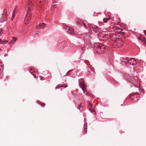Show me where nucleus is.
Masks as SVG:
<instances>
[{
	"mask_svg": "<svg viewBox=\"0 0 146 146\" xmlns=\"http://www.w3.org/2000/svg\"><path fill=\"white\" fill-rule=\"evenodd\" d=\"M105 46L101 44H97L95 46V49L97 53H102L104 51Z\"/></svg>",
	"mask_w": 146,
	"mask_h": 146,
	"instance_id": "f257e3e1",
	"label": "nucleus"
},
{
	"mask_svg": "<svg viewBox=\"0 0 146 146\" xmlns=\"http://www.w3.org/2000/svg\"><path fill=\"white\" fill-rule=\"evenodd\" d=\"M121 39H118L117 40L115 43L113 44V46L115 48H117L118 47L121 46L123 44V41L124 40L125 38L123 37Z\"/></svg>",
	"mask_w": 146,
	"mask_h": 146,
	"instance_id": "f03ea898",
	"label": "nucleus"
},
{
	"mask_svg": "<svg viewBox=\"0 0 146 146\" xmlns=\"http://www.w3.org/2000/svg\"><path fill=\"white\" fill-rule=\"evenodd\" d=\"M98 36L100 40H106L110 37L109 34H105L103 33H99Z\"/></svg>",
	"mask_w": 146,
	"mask_h": 146,
	"instance_id": "7ed1b4c3",
	"label": "nucleus"
},
{
	"mask_svg": "<svg viewBox=\"0 0 146 146\" xmlns=\"http://www.w3.org/2000/svg\"><path fill=\"white\" fill-rule=\"evenodd\" d=\"M29 7V6H27L25 7V9L28 10L25 19V22L26 23H27L28 22H29L30 18L29 17L30 16V15L31 14L30 12L31 9Z\"/></svg>",
	"mask_w": 146,
	"mask_h": 146,
	"instance_id": "20e7f679",
	"label": "nucleus"
},
{
	"mask_svg": "<svg viewBox=\"0 0 146 146\" xmlns=\"http://www.w3.org/2000/svg\"><path fill=\"white\" fill-rule=\"evenodd\" d=\"M66 29L67 30V32L71 35H75L77 34V32L74 31L72 29V28L71 27H66Z\"/></svg>",
	"mask_w": 146,
	"mask_h": 146,
	"instance_id": "39448f33",
	"label": "nucleus"
},
{
	"mask_svg": "<svg viewBox=\"0 0 146 146\" xmlns=\"http://www.w3.org/2000/svg\"><path fill=\"white\" fill-rule=\"evenodd\" d=\"M79 85L80 87L82 88L84 93L85 94L86 92V91L85 90L86 86L84 82V81H83L82 82L80 81Z\"/></svg>",
	"mask_w": 146,
	"mask_h": 146,
	"instance_id": "423d86ee",
	"label": "nucleus"
},
{
	"mask_svg": "<svg viewBox=\"0 0 146 146\" xmlns=\"http://www.w3.org/2000/svg\"><path fill=\"white\" fill-rule=\"evenodd\" d=\"M137 94H130V97L132 99V102H136L139 100V96H137Z\"/></svg>",
	"mask_w": 146,
	"mask_h": 146,
	"instance_id": "0eeeda50",
	"label": "nucleus"
},
{
	"mask_svg": "<svg viewBox=\"0 0 146 146\" xmlns=\"http://www.w3.org/2000/svg\"><path fill=\"white\" fill-rule=\"evenodd\" d=\"M77 23L81 27L86 28L87 27L83 21L81 19H79L77 21Z\"/></svg>",
	"mask_w": 146,
	"mask_h": 146,
	"instance_id": "6e6552de",
	"label": "nucleus"
},
{
	"mask_svg": "<svg viewBox=\"0 0 146 146\" xmlns=\"http://www.w3.org/2000/svg\"><path fill=\"white\" fill-rule=\"evenodd\" d=\"M128 59L127 60V63H129L131 65H134L137 64L136 61L134 58H131L130 59L128 60Z\"/></svg>",
	"mask_w": 146,
	"mask_h": 146,
	"instance_id": "1a4fd4ad",
	"label": "nucleus"
},
{
	"mask_svg": "<svg viewBox=\"0 0 146 146\" xmlns=\"http://www.w3.org/2000/svg\"><path fill=\"white\" fill-rule=\"evenodd\" d=\"M66 46L65 42L64 41H62L59 43L58 46L60 48V49L62 50Z\"/></svg>",
	"mask_w": 146,
	"mask_h": 146,
	"instance_id": "9d476101",
	"label": "nucleus"
},
{
	"mask_svg": "<svg viewBox=\"0 0 146 146\" xmlns=\"http://www.w3.org/2000/svg\"><path fill=\"white\" fill-rule=\"evenodd\" d=\"M88 106L90 111L91 113H93L94 114H95V112L92 108V106L90 102H89V103L88 104Z\"/></svg>",
	"mask_w": 146,
	"mask_h": 146,
	"instance_id": "9b49d317",
	"label": "nucleus"
},
{
	"mask_svg": "<svg viewBox=\"0 0 146 146\" xmlns=\"http://www.w3.org/2000/svg\"><path fill=\"white\" fill-rule=\"evenodd\" d=\"M90 38V35L89 33L86 34L84 36V40H89Z\"/></svg>",
	"mask_w": 146,
	"mask_h": 146,
	"instance_id": "f8f14e48",
	"label": "nucleus"
},
{
	"mask_svg": "<svg viewBox=\"0 0 146 146\" xmlns=\"http://www.w3.org/2000/svg\"><path fill=\"white\" fill-rule=\"evenodd\" d=\"M7 15H6L1 16V21L2 22H4L7 20Z\"/></svg>",
	"mask_w": 146,
	"mask_h": 146,
	"instance_id": "ddd939ff",
	"label": "nucleus"
},
{
	"mask_svg": "<svg viewBox=\"0 0 146 146\" xmlns=\"http://www.w3.org/2000/svg\"><path fill=\"white\" fill-rule=\"evenodd\" d=\"M92 30L96 32H98L99 31V29L97 26L94 25L92 27Z\"/></svg>",
	"mask_w": 146,
	"mask_h": 146,
	"instance_id": "4468645a",
	"label": "nucleus"
},
{
	"mask_svg": "<svg viewBox=\"0 0 146 146\" xmlns=\"http://www.w3.org/2000/svg\"><path fill=\"white\" fill-rule=\"evenodd\" d=\"M37 2H39V7L41 8V6H42L43 4H44L45 1L44 0H40L39 1L38 0Z\"/></svg>",
	"mask_w": 146,
	"mask_h": 146,
	"instance_id": "2eb2a0df",
	"label": "nucleus"
},
{
	"mask_svg": "<svg viewBox=\"0 0 146 146\" xmlns=\"http://www.w3.org/2000/svg\"><path fill=\"white\" fill-rule=\"evenodd\" d=\"M45 26V24L44 23H42L40 24L37 27V28L38 29H41L43 28H44Z\"/></svg>",
	"mask_w": 146,
	"mask_h": 146,
	"instance_id": "dca6fc26",
	"label": "nucleus"
},
{
	"mask_svg": "<svg viewBox=\"0 0 146 146\" xmlns=\"http://www.w3.org/2000/svg\"><path fill=\"white\" fill-rule=\"evenodd\" d=\"M34 1L33 0H29V1L28 5H32L34 4Z\"/></svg>",
	"mask_w": 146,
	"mask_h": 146,
	"instance_id": "f3484780",
	"label": "nucleus"
},
{
	"mask_svg": "<svg viewBox=\"0 0 146 146\" xmlns=\"http://www.w3.org/2000/svg\"><path fill=\"white\" fill-rule=\"evenodd\" d=\"M17 7V6H15V8H14V10H13V13L12 14V18H11L12 20H13V19L14 18L15 12V11L16 10V9Z\"/></svg>",
	"mask_w": 146,
	"mask_h": 146,
	"instance_id": "a211bd4d",
	"label": "nucleus"
},
{
	"mask_svg": "<svg viewBox=\"0 0 146 146\" xmlns=\"http://www.w3.org/2000/svg\"><path fill=\"white\" fill-rule=\"evenodd\" d=\"M110 19V17L104 18L103 19L104 22L106 23H107L108 21Z\"/></svg>",
	"mask_w": 146,
	"mask_h": 146,
	"instance_id": "6ab92c4d",
	"label": "nucleus"
},
{
	"mask_svg": "<svg viewBox=\"0 0 146 146\" xmlns=\"http://www.w3.org/2000/svg\"><path fill=\"white\" fill-rule=\"evenodd\" d=\"M8 42V41L7 40H5L2 41L1 42V43L3 44H6Z\"/></svg>",
	"mask_w": 146,
	"mask_h": 146,
	"instance_id": "aec40b11",
	"label": "nucleus"
},
{
	"mask_svg": "<svg viewBox=\"0 0 146 146\" xmlns=\"http://www.w3.org/2000/svg\"><path fill=\"white\" fill-rule=\"evenodd\" d=\"M131 82H135L136 80L135 79H134L133 78H131Z\"/></svg>",
	"mask_w": 146,
	"mask_h": 146,
	"instance_id": "412c9836",
	"label": "nucleus"
},
{
	"mask_svg": "<svg viewBox=\"0 0 146 146\" xmlns=\"http://www.w3.org/2000/svg\"><path fill=\"white\" fill-rule=\"evenodd\" d=\"M14 42V41H13V40H12L9 42V45H10L11 44L13 43Z\"/></svg>",
	"mask_w": 146,
	"mask_h": 146,
	"instance_id": "4be33fe9",
	"label": "nucleus"
},
{
	"mask_svg": "<svg viewBox=\"0 0 146 146\" xmlns=\"http://www.w3.org/2000/svg\"><path fill=\"white\" fill-rule=\"evenodd\" d=\"M40 105L42 107H44L45 105V104L43 103H41Z\"/></svg>",
	"mask_w": 146,
	"mask_h": 146,
	"instance_id": "5701e85b",
	"label": "nucleus"
},
{
	"mask_svg": "<svg viewBox=\"0 0 146 146\" xmlns=\"http://www.w3.org/2000/svg\"><path fill=\"white\" fill-rule=\"evenodd\" d=\"M2 67L1 66V65L0 66V74L1 73L2 71Z\"/></svg>",
	"mask_w": 146,
	"mask_h": 146,
	"instance_id": "b1692460",
	"label": "nucleus"
},
{
	"mask_svg": "<svg viewBox=\"0 0 146 146\" xmlns=\"http://www.w3.org/2000/svg\"><path fill=\"white\" fill-rule=\"evenodd\" d=\"M71 71V70H70L69 71H68L67 73H66V76H68L69 75V73L70 72V71Z\"/></svg>",
	"mask_w": 146,
	"mask_h": 146,
	"instance_id": "393cba45",
	"label": "nucleus"
},
{
	"mask_svg": "<svg viewBox=\"0 0 146 146\" xmlns=\"http://www.w3.org/2000/svg\"><path fill=\"white\" fill-rule=\"evenodd\" d=\"M13 39L15 41L17 39V38L16 37H13Z\"/></svg>",
	"mask_w": 146,
	"mask_h": 146,
	"instance_id": "a878e982",
	"label": "nucleus"
},
{
	"mask_svg": "<svg viewBox=\"0 0 146 146\" xmlns=\"http://www.w3.org/2000/svg\"><path fill=\"white\" fill-rule=\"evenodd\" d=\"M2 31L1 29H0V36L2 35Z\"/></svg>",
	"mask_w": 146,
	"mask_h": 146,
	"instance_id": "bb28decb",
	"label": "nucleus"
},
{
	"mask_svg": "<svg viewBox=\"0 0 146 146\" xmlns=\"http://www.w3.org/2000/svg\"><path fill=\"white\" fill-rule=\"evenodd\" d=\"M90 69L91 70H92V71H94V68L93 67H90Z\"/></svg>",
	"mask_w": 146,
	"mask_h": 146,
	"instance_id": "cd10ccee",
	"label": "nucleus"
},
{
	"mask_svg": "<svg viewBox=\"0 0 146 146\" xmlns=\"http://www.w3.org/2000/svg\"><path fill=\"white\" fill-rule=\"evenodd\" d=\"M32 71V68H31L30 69V72H31V74H32V73H33V72H31Z\"/></svg>",
	"mask_w": 146,
	"mask_h": 146,
	"instance_id": "c85d7f7f",
	"label": "nucleus"
},
{
	"mask_svg": "<svg viewBox=\"0 0 146 146\" xmlns=\"http://www.w3.org/2000/svg\"><path fill=\"white\" fill-rule=\"evenodd\" d=\"M81 106V105H80V106L79 105L78 106V108L79 109V110L80 109Z\"/></svg>",
	"mask_w": 146,
	"mask_h": 146,
	"instance_id": "c756f323",
	"label": "nucleus"
},
{
	"mask_svg": "<svg viewBox=\"0 0 146 146\" xmlns=\"http://www.w3.org/2000/svg\"><path fill=\"white\" fill-rule=\"evenodd\" d=\"M84 131H85V132H86L87 131V129L86 128H85L84 129Z\"/></svg>",
	"mask_w": 146,
	"mask_h": 146,
	"instance_id": "7c9ffc66",
	"label": "nucleus"
},
{
	"mask_svg": "<svg viewBox=\"0 0 146 146\" xmlns=\"http://www.w3.org/2000/svg\"><path fill=\"white\" fill-rule=\"evenodd\" d=\"M145 34V35L146 36V30L145 31H144Z\"/></svg>",
	"mask_w": 146,
	"mask_h": 146,
	"instance_id": "2f4dec72",
	"label": "nucleus"
},
{
	"mask_svg": "<svg viewBox=\"0 0 146 146\" xmlns=\"http://www.w3.org/2000/svg\"><path fill=\"white\" fill-rule=\"evenodd\" d=\"M89 94H90L89 93H86V95H88Z\"/></svg>",
	"mask_w": 146,
	"mask_h": 146,
	"instance_id": "473e14b6",
	"label": "nucleus"
},
{
	"mask_svg": "<svg viewBox=\"0 0 146 146\" xmlns=\"http://www.w3.org/2000/svg\"><path fill=\"white\" fill-rule=\"evenodd\" d=\"M2 41V40L0 38V43H1V42Z\"/></svg>",
	"mask_w": 146,
	"mask_h": 146,
	"instance_id": "72a5a7b5",
	"label": "nucleus"
},
{
	"mask_svg": "<svg viewBox=\"0 0 146 146\" xmlns=\"http://www.w3.org/2000/svg\"><path fill=\"white\" fill-rule=\"evenodd\" d=\"M67 86V85H66L65 86V88H66V87Z\"/></svg>",
	"mask_w": 146,
	"mask_h": 146,
	"instance_id": "f704fd0d",
	"label": "nucleus"
},
{
	"mask_svg": "<svg viewBox=\"0 0 146 146\" xmlns=\"http://www.w3.org/2000/svg\"><path fill=\"white\" fill-rule=\"evenodd\" d=\"M124 62H125V63H127L126 62H125V61H124Z\"/></svg>",
	"mask_w": 146,
	"mask_h": 146,
	"instance_id": "c9c22d12",
	"label": "nucleus"
},
{
	"mask_svg": "<svg viewBox=\"0 0 146 146\" xmlns=\"http://www.w3.org/2000/svg\"><path fill=\"white\" fill-rule=\"evenodd\" d=\"M143 90H142V92H143Z\"/></svg>",
	"mask_w": 146,
	"mask_h": 146,
	"instance_id": "e433bc0d",
	"label": "nucleus"
},
{
	"mask_svg": "<svg viewBox=\"0 0 146 146\" xmlns=\"http://www.w3.org/2000/svg\"><path fill=\"white\" fill-rule=\"evenodd\" d=\"M1 50V49L0 48V50Z\"/></svg>",
	"mask_w": 146,
	"mask_h": 146,
	"instance_id": "4c0bfd02",
	"label": "nucleus"
}]
</instances>
